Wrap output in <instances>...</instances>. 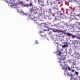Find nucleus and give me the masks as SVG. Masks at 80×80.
I'll list each match as a JSON object with an SVG mask.
<instances>
[{
    "instance_id": "obj_16",
    "label": "nucleus",
    "mask_w": 80,
    "mask_h": 80,
    "mask_svg": "<svg viewBox=\"0 0 80 80\" xmlns=\"http://www.w3.org/2000/svg\"><path fill=\"white\" fill-rule=\"evenodd\" d=\"M77 16H78V17H80V14H78V15H77Z\"/></svg>"
},
{
    "instance_id": "obj_24",
    "label": "nucleus",
    "mask_w": 80,
    "mask_h": 80,
    "mask_svg": "<svg viewBox=\"0 0 80 80\" xmlns=\"http://www.w3.org/2000/svg\"><path fill=\"white\" fill-rule=\"evenodd\" d=\"M27 0V1H29V0Z\"/></svg>"
},
{
    "instance_id": "obj_29",
    "label": "nucleus",
    "mask_w": 80,
    "mask_h": 80,
    "mask_svg": "<svg viewBox=\"0 0 80 80\" xmlns=\"http://www.w3.org/2000/svg\"><path fill=\"white\" fill-rule=\"evenodd\" d=\"M59 60H60V58H59Z\"/></svg>"
},
{
    "instance_id": "obj_5",
    "label": "nucleus",
    "mask_w": 80,
    "mask_h": 80,
    "mask_svg": "<svg viewBox=\"0 0 80 80\" xmlns=\"http://www.w3.org/2000/svg\"><path fill=\"white\" fill-rule=\"evenodd\" d=\"M41 25L42 27H46L47 25V24L45 23H41Z\"/></svg>"
},
{
    "instance_id": "obj_12",
    "label": "nucleus",
    "mask_w": 80,
    "mask_h": 80,
    "mask_svg": "<svg viewBox=\"0 0 80 80\" xmlns=\"http://www.w3.org/2000/svg\"><path fill=\"white\" fill-rule=\"evenodd\" d=\"M54 8L56 10H58V7H57V6H54Z\"/></svg>"
},
{
    "instance_id": "obj_28",
    "label": "nucleus",
    "mask_w": 80,
    "mask_h": 80,
    "mask_svg": "<svg viewBox=\"0 0 80 80\" xmlns=\"http://www.w3.org/2000/svg\"><path fill=\"white\" fill-rule=\"evenodd\" d=\"M64 72H65H65H66V71H65Z\"/></svg>"
},
{
    "instance_id": "obj_18",
    "label": "nucleus",
    "mask_w": 80,
    "mask_h": 80,
    "mask_svg": "<svg viewBox=\"0 0 80 80\" xmlns=\"http://www.w3.org/2000/svg\"><path fill=\"white\" fill-rule=\"evenodd\" d=\"M36 42V43H37V44H38V42H37V41H35Z\"/></svg>"
},
{
    "instance_id": "obj_22",
    "label": "nucleus",
    "mask_w": 80,
    "mask_h": 80,
    "mask_svg": "<svg viewBox=\"0 0 80 80\" xmlns=\"http://www.w3.org/2000/svg\"><path fill=\"white\" fill-rule=\"evenodd\" d=\"M43 31H46V30L44 29V30H43Z\"/></svg>"
},
{
    "instance_id": "obj_11",
    "label": "nucleus",
    "mask_w": 80,
    "mask_h": 80,
    "mask_svg": "<svg viewBox=\"0 0 80 80\" xmlns=\"http://www.w3.org/2000/svg\"><path fill=\"white\" fill-rule=\"evenodd\" d=\"M75 74H76V75H78L79 73H78V72H77L75 71Z\"/></svg>"
},
{
    "instance_id": "obj_3",
    "label": "nucleus",
    "mask_w": 80,
    "mask_h": 80,
    "mask_svg": "<svg viewBox=\"0 0 80 80\" xmlns=\"http://www.w3.org/2000/svg\"><path fill=\"white\" fill-rule=\"evenodd\" d=\"M75 57H76V58H77V59H78V58H79V57H80V54L78 53L76 54L75 55Z\"/></svg>"
},
{
    "instance_id": "obj_1",
    "label": "nucleus",
    "mask_w": 80,
    "mask_h": 80,
    "mask_svg": "<svg viewBox=\"0 0 80 80\" xmlns=\"http://www.w3.org/2000/svg\"><path fill=\"white\" fill-rule=\"evenodd\" d=\"M21 4H23V2H22V1H18L16 3L15 5L16 6H17L16 7V8H18L17 9V10L18 12H20V14H22V15H26V13H24L22 11H20V8H19L20 7H19V6Z\"/></svg>"
},
{
    "instance_id": "obj_13",
    "label": "nucleus",
    "mask_w": 80,
    "mask_h": 80,
    "mask_svg": "<svg viewBox=\"0 0 80 80\" xmlns=\"http://www.w3.org/2000/svg\"><path fill=\"white\" fill-rule=\"evenodd\" d=\"M71 36L73 38H75V35L72 34L71 35Z\"/></svg>"
},
{
    "instance_id": "obj_9",
    "label": "nucleus",
    "mask_w": 80,
    "mask_h": 80,
    "mask_svg": "<svg viewBox=\"0 0 80 80\" xmlns=\"http://www.w3.org/2000/svg\"><path fill=\"white\" fill-rule=\"evenodd\" d=\"M72 79H73V80H76V78H73V77L72 78H72H70V80H72Z\"/></svg>"
},
{
    "instance_id": "obj_20",
    "label": "nucleus",
    "mask_w": 80,
    "mask_h": 80,
    "mask_svg": "<svg viewBox=\"0 0 80 80\" xmlns=\"http://www.w3.org/2000/svg\"><path fill=\"white\" fill-rule=\"evenodd\" d=\"M41 33H43V32H41V31H40V33H41Z\"/></svg>"
},
{
    "instance_id": "obj_17",
    "label": "nucleus",
    "mask_w": 80,
    "mask_h": 80,
    "mask_svg": "<svg viewBox=\"0 0 80 80\" xmlns=\"http://www.w3.org/2000/svg\"><path fill=\"white\" fill-rule=\"evenodd\" d=\"M69 75H72V73H69V74H68Z\"/></svg>"
},
{
    "instance_id": "obj_19",
    "label": "nucleus",
    "mask_w": 80,
    "mask_h": 80,
    "mask_svg": "<svg viewBox=\"0 0 80 80\" xmlns=\"http://www.w3.org/2000/svg\"><path fill=\"white\" fill-rule=\"evenodd\" d=\"M72 72H74V70H72Z\"/></svg>"
},
{
    "instance_id": "obj_14",
    "label": "nucleus",
    "mask_w": 80,
    "mask_h": 80,
    "mask_svg": "<svg viewBox=\"0 0 80 80\" xmlns=\"http://www.w3.org/2000/svg\"><path fill=\"white\" fill-rule=\"evenodd\" d=\"M29 5H30V6H32V2H31L29 4Z\"/></svg>"
},
{
    "instance_id": "obj_27",
    "label": "nucleus",
    "mask_w": 80,
    "mask_h": 80,
    "mask_svg": "<svg viewBox=\"0 0 80 80\" xmlns=\"http://www.w3.org/2000/svg\"><path fill=\"white\" fill-rule=\"evenodd\" d=\"M79 39L80 40V37L79 38Z\"/></svg>"
},
{
    "instance_id": "obj_7",
    "label": "nucleus",
    "mask_w": 80,
    "mask_h": 80,
    "mask_svg": "<svg viewBox=\"0 0 80 80\" xmlns=\"http://www.w3.org/2000/svg\"><path fill=\"white\" fill-rule=\"evenodd\" d=\"M61 53H62V52H59V51H58V55L60 56V55H61Z\"/></svg>"
},
{
    "instance_id": "obj_4",
    "label": "nucleus",
    "mask_w": 80,
    "mask_h": 80,
    "mask_svg": "<svg viewBox=\"0 0 80 80\" xmlns=\"http://www.w3.org/2000/svg\"><path fill=\"white\" fill-rule=\"evenodd\" d=\"M39 3L41 4H40V5H41V6H42V7H44V5H43L44 4V2L42 1H40L39 2Z\"/></svg>"
},
{
    "instance_id": "obj_6",
    "label": "nucleus",
    "mask_w": 80,
    "mask_h": 80,
    "mask_svg": "<svg viewBox=\"0 0 80 80\" xmlns=\"http://www.w3.org/2000/svg\"><path fill=\"white\" fill-rule=\"evenodd\" d=\"M36 17L34 16H32V18H31L32 20H36Z\"/></svg>"
},
{
    "instance_id": "obj_21",
    "label": "nucleus",
    "mask_w": 80,
    "mask_h": 80,
    "mask_svg": "<svg viewBox=\"0 0 80 80\" xmlns=\"http://www.w3.org/2000/svg\"><path fill=\"white\" fill-rule=\"evenodd\" d=\"M59 61V63H61V62H60V61Z\"/></svg>"
},
{
    "instance_id": "obj_25",
    "label": "nucleus",
    "mask_w": 80,
    "mask_h": 80,
    "mask_svg": "<svg viewBox=\"0 0 80 80\" xmlns=\"http://www.w3.org/2000/svg\"><path fill=\"white\" fill-rule=\"evenodd\" d=\"M41 37H43V35L41 36Z\"/></svg>"
},
{
    "instance_id": "obj_15",
    "label": "nucleus",
    "mask_w": 80,
    "mask_h": 80,
    "mask_svg": "<svg viewBox=\"0 0 80 80\" xmlns=\"http://www.w3.org/2000/svg\"><path fill=\"white\" fill-rule=\"evenodd\" d=\"M68 70H71V69H70V68L69 67H68Z\"/></svg>"
},
{
    "instance_id": "obj_2",
    "label": "nucleus",
    "mask_w": 80,
    "mask_h": 80,
    "mask_svg": "<svg viewBox=\"0 0 80 80\" xmlns=\"http://www.w3.org/2000/svg\"><path fill=\"white\" fill-rule=\"evenodd\" d=\"M62 69H63L64 70H67V68H68V65H63V64L61 65Z\"/></svg>"
},
{
    "instance_id": "obj_8",
    "label": "nucleus",
    "mask_w": 80,
    "mask_h": 80,
    "mask_svg": "<svg viewBox=\"0 0 80 80\" xmlns=\"http://www.w3.org/2000/svg\"><path fill=\"white\" fill-rule=\"evenodd\" d=\"M67 35L68 36H69V37H70V36H72V34H71L69 33H68Z\"/></svg>"
},
{
    "instance_id": "obj_10",
    "label": "nucleus",
    "mask_w": 80,
    "mask_h": 80,
    "mask_svg": "<svg viewBox=\"0 0 80 80\" xmlns=\"http://www.w3.org/2000/svg\"><path fill=\"white\" fill-rule=\"evenodd\" d=\"M67 47V45L64 44V45L62 46V48H65Z\"/></svg>"
},
{
    "instance_id": "obj_23",
    "label": "nucleus",
    "mask_w": 80,
    "mask_h": 80,
    "mask_svg": "<svg viewBox=\"0 0 80 80\" xmlns=\"http://www.w3.org/2000/svg\"><path fill=\"white\" fill-rule=\"evenodd\" d=\"M65 64V63H63V65H64Z\"/></svg>"
},
{
    "instance_id": "obj_26",
    "label": "nucleus",
    "mask_w": 80,
    "mask_h": 80,
    "mask_svg": "<svg viewBox=\"0 0 80 80\" xmlns=\"http://www.w3.org/2000/svg\"><path fill=\"white\" fill-rule=\"evenodd\" d=\"M67 72H66V74H67Z\"/></svg>"
}]
</instances>
